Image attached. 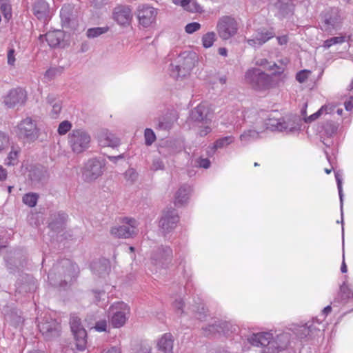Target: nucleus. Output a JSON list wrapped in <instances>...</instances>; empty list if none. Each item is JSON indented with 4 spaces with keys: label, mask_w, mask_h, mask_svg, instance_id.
Segmentation results:
<instances>
[{
    "label": "nucleus",
    "mask_w": 353,
    "mask_h": 353,
    "mask_svg": "<svg viewBox=\"0 0 353 353\" xmlns=\"http://www.w3.org/2000/svg\"><path fill=\"white\" fill-rule=\"evenodd\" d=\"M16 133L19 139L32 142L39 137V128L34 120L26 117L17 125Z\"/></svg>",
    "instance_id": "nucleus-4"
},
{
    "label": "nucleus",
    "mask_w": 353,
    "mask_h": 353,
    "mask_svg": "<svg viewBox=\"0 0 353 353\" xmlns=\"http://www.w3.org/2000/svg\"><path fill=\"white\" fill-rule=\"evenodd\" d=\"M345 37L344 36L332 37L324 41L323 47L328 48L333 45L342 43L345 42Z\"/></svg>",
    "instance_id": "nucleus-40"
},
{
    "label": "nucleus",
    "mask_w": 353,
    "mask_h": 353,
    "mask_svg": "<svg viewBox=\"0 0 353 353\" xmlns=\"http://www.w3.org/2000/svg\"><path fill=\"white\" fill-rule=\"evenodd\" d=\"M191 192V188L188 185L181 186L175 194L174 203L176 206L183 205L185 203L188 199L189 194Z\"/></svg>",
    "instance_id": "nucleus-25"
},
{
    "label": "nucleus",
    "mask_w": 353,
    "mask_h": 353,
    "mask_svg": "<svg viewBox=\"0 0 353 353\" xmlns=\"http://www.w3.org/2000/svg\"><path fill=\"white\" fill-rule=\"evenodd\" d=\"M60 17L63 26H72L75 21L73 7L70 4L64 5L60 11Z\"/></svg>",
    "instance_id": "nucleus-24"
},
{
    "label": "nucleus",
    "mask_w": 353,
    "mask_h": 353,
    "mask_svg": "<svg viewBox=\"0 0 353 353\" xmlns=\"http://www.w3.org/2000/svg\"><path fill=\"white\" fill-rule=\"evenodd\" d=\"M312 332L311 325H304L299 326L296 330V334L301 339L307 337Z\"/></svg>",
    "instance_id": "nucleus-39"
},
{
    "label": "nucleus",
    "mask_w": 353,
    "mask_h": 353,
    "mask_svg": "<svg viewBox=\"0 0 353 353\" xmlns=\"http://www.w3.org/2000/svg\"><path fill=\"white\" fill-rule=\"evenodd\" d=\"M39 196L36 193H28L23 196V202L29 207H34L37 205Z\"/></svg>",
    "instance_id": "nucleus-37"
},
{
    "label": "nucleus",
    "mask_w": 353,
    "mask_h": 353,
    "mask_svg": "<svg viewBox=\"0 0 353 353\" xmlns=\"http://www.w3.org/2000/svg\"><path fill=\"white\" fill-rule=\"evenodd\" d=\"M341 19L337 9H331L326 12L321 23V29L329 33H332L341 28Z\"/></svg>",
    "instance_id": "nucleus-11"
},
{
    "label": "nucleus",
    "mask_w": 353,
    "mask_h": 353,
    "mask_svg": "<svg viewBox=\"0 0 353 353\" xmlns=\"http://www.w3.org/2000/svg\"><path fill=\"white\" fill-rule=\"evenodd\" d=\"M108 30L109 28L108 26L92 28L88 29L86 36L90 39H94L106 33Z\"/></svg>",
    "instance_id": "nucleus-34"
},
{
    "label": "nucleus",
    "mask_w": 353,
    "mask_h": 353,
    "mask_svg": "<svg viewBox=\"0 0 353 353\" xmlns=\"http://www.w3.org/2000/svg\"><path fill=\"white\" fill-rule=\"evenodd\" d=\"M172 250L166 245H161L154 250L151 254V263L157 269H165L171 263Z\"/></svg>",
    "instance_id": "nucleus-8"
},
{
    "label": "nucleus",
    "mask_w": 353,
    "mask_h": 353,
    "mask_svg": "<svg viewBox=\"0 0 353 353\" xmlns=\"http://www.w3.org/2000/svg\"><path fill=\"white\" fill-rule=\"evenodd\" d=\"M61 72V69L57 68H51L45 72V77L48 80L54 79L58 74Z\"/></svg>",
    "instance_id": "nucleus-46"
},
{
    "label": "nucleus",
    "mask_w": 353,
    "mask_h": 353,
    "mask_svg": "<svg viewBox=\"0 0 353 353\" xmlns=\"http://www.w3.org/2000/svg\"><path fill=\"white\" fill-rule=\"evenodd\" d=\"M216 29L221 39L228 40L237 34L239 24L234 18L223 16L218 20Z\"/></svg>",
    "instance_id": "nucleus-6"
},
{
    "label": "nucleus",
    "mask_w": 353,
    "mask_h": 353,
    "mask_svg": "<svg viewBox=\"0 0 353 353\" xmlns=\"http://www.w3.org/2000/svg\"><path fill=\"white\" fill-rule=\"evenodd\" d=\"M263 131L255 130H248L243 132L240 136V140L243 144H248L252 141L256 140L260 137V133Z\"/></svg>",
    "instance_id": "nucleus-30"
},
{
    "label": "nucleus",
    "mask_w": 353,
    "mask_h": 353,
    "mask_svg": "<svg viewBox=\"0 0 353 353\" xmlns=\"http://www.w3.org/2000/svg\"><path fill=\"white\" fill-rule=\"evenodd\" d=\"M38 327L40 332L47 339H50L59 335L60 325L57 321L53 319L47 318L40 322Z\"/></svg>",
    "instance_id": "nucleus-15"
},
{
    "label": "nucleus",
    "mask_w": 353,
    "mask_h": 353,
    "mask_svg": "<svg viewBox=\"0 0 353 353\" xmlns=\"http://www.w3.org/2000/svg\"><path fill=\"white\" fill-rule=\"evenodd\" d=\"M113 19L119 25L130 24L132 19V9L128 6H118L114 9Z\"/></svg>",
    "instance_id": "nucleus-18"
},
{
    "label": "nucleus",
    "mask_w": 353,
    "mask_h": 353,
    "mask_svg": "<svg viewBox=\"0 0 353 353\" xmlns=\"http://www.w3.org/2000/svg\"><path fill=\"white\" fill-rule=\"evenodd\" d=\"M274 35L275 34L272 30L262 28L258 30L253 38L248 39L247 42L252 47L259 48L273 38Z\"/></svg>",
    "instance_id": "nucleus-19"
},
{
    "label": "nucleus",
    "mask_w": 353,
    "mask_h": 353,
    "mask_svg": "<svg viewBox=\"0 0 353 353\" xmlns=\"http://www.w3.org/2000/svg\"><path fill=\"white\" fill-rule=\"evenodd\" d=\"M230 325V324L229 323H227V322H225V323H223L221 325H216V324H212V325H209L208 327H203V332H204V334L205 335H209L210 334H212V333H214L216 332H221L220 331V328L222 329L221 332H223V334H228V332H229V326Z\"/></svg>",
    "instance_id": "nucleus-29"
},
{
    "label": "nucleus",
    "mask_w": 353,
    "mask_h": 353,
    "mask_svg": "<svg viewBox=\"0 0 353 353\" xmlns=\"http://www.w3.org/2000/svg\"><path fill=\"white\" fill-rule=\"evenodd\" d=\"M194 63L191 57H185L180 65H170V74L172 77L178 79L185 77L193 68Z\"/></svg>",
    "instance_id": "nucleus-16"
},
{
    "label": "nucleus",
    "mask_w": 353,
    "mask_h": 353,
    "mask_svg": "<svg viewBox=\"0 0 353 353\" xmlns=\"http://www.w3.org/2000/svg\"><path fill=\"white\" fill-rule=\"evenodd\" d=\"M179 216L175 210L163 212L159 221V227L163 233L166 234L172 230L179 221Z\"/></svg>",
    "instance_id": "nucleus-14"
},
{
    "label": "nucleus",
    "mask_w": 353,
    "mask_h": 353,
    "mask_svg": "<svg viewBox=\"0 0 353 353\" xmlns=\"http://www.w3.org/2000/svg\"><path fill=\"white\" fill-rule=\"evenodd\" d=\"M283 69L273 72L269 75L259 68H253L249 69L245 74V79L252 88L256 90H266L272 88L274 85L273 76L281 74Z\"/></svg>",
    "instance_id": "nucleus-2"
},
{
    "label": "nucleus",
    "mask_w": 353,
    "mask_h": 353,
    "mask_svg": "<svg viewBox=\"0 0 353 353\" xmlns=\"http://www.w3.org/2000/svg\"><path fill=\"white\" fill-rule=\"evenodd\" d=\"M91 141L90 134L83 129H74L68 136V143L72 151L80 154L86 150Z\"/></svg>",
    "instance_id": "nucleus-3"
},
{
    "label": "nucleus",
    "mask_w": 353,
    "mask_h": 353,
    "mask_svg": "<svg viewBox=\"0 0 353 353\" xmlns=\"http://www.w3.org/2000/svg\"><path fill=\"white\" fill-rule=\"evenodd\" d=\"M130 308L123 302H117L112 305L108 310L109 321L114 327H121L125 323Z\"/></svg>",
    "instance_id": "nucleus-5"
},
{
    "label": "nucleus",
    "mask_w": 353,
    "mask_h": 353,
    "mask_svg": "<svg viewBox=\"0 0 353 353\" xmlns=\"http://www.w3.org/2000/svg\"><path fill=\"white\" fill-rule=\"evenodd\" d=\"M186 10L194 12H201L203 11L202 8L195 1L190 2V6L186 8Z\"/></svg>",
    "instance_id": "nucleus-52"
},
{
    "label": "nucleus",
    "mask_w": 353,
    "mask_h": 353,
    "mask_svg": "<svg viewBox=\"0 0 353 353\" xmlns=\"http://www.w3.org/2000/svg\"><path fill=\"white\" fill-rule=\"evenodd\" d=\"M310 73V72L307 70H301L296 74V79L299 83H303L307 79Z\"/></svg>",
    "instance_id": "nucleus-51"
},
{
    "label": "nucleus",
    "mask_w": 353,
    "mask_h": 353,
    "mask_svg": "<svg viewBox=\"0 0 353 353\" xmlns=\"http://www.w3.org/2000/svg\"><path fill=\"white\" fill-rule=\"evenodd\" d=\"M191 0H173V3L176 5L181 6L186 10L190 6Z\"/></svg>",
    "instance_id": "nucleus-56"
},
{
    "label": "nucleus",
    "mask_w": 353,
    "mask_h": 353,
    "mask_svg": "<svg viewBox=\"0 0 353 353\" xmlns=\"http://www.w3.org/2000/svg\"><path fill=\"white\" fill-rule=\"evenodd\" d=\"M137 221L134 219L125 218L121 225L111 228L110 233L114 237L128 239L137 235Z\"/></svg>",
    "instance_id": "nucleus-9"
},
{
    "label": "nucleus",
    "mask_w": 353,
    "mask_h": 353,
    "mask_svg": "<svg viewBox=\"0 0 353 353\" xmlns=\"http://www.w3.org/2000/svg\"><path fill=\"white\" fill-rule=\"evenodd\" d=\"M267 128L271 130L293 132L297 130V126L294 121H286L284 119H270L267 123Z\"/></svg>",
    "instance_id": "nucleus-17"
},
{
    "label": "nucleus",
    "mask_w": 353,
    "mask_h": 353,
    "mask_svg": "<svg viewBox=\"0 0 353 353\" xmlns=\"http://www.w3.org/2000/svg\"><path fill=\"white\" fill-rule=\"evenodd\" d=\"M335 177L337 182V187L339 190V194L340 197V201H341V208H343V190H342V180L341 178V176L339 172L335 173Z\"/></svg>",
    "instance_id": "nucleus-49"
},
{
    "label": "nucleus",
    "mask_w": 353,
    "mask_h": 353,
    "mask_svg": "<svg viewBox=\"0 0 353 353\" xmlns=\"http://www.w3.org/2000/svg\"><path fill=\"white\" fill-rule=\"evenodd\" d=\"M107 322L105 320H101L96 323L94 328L99 332H104L106 330Z\"/></svg>",
    "instance_id": "nucleus-54"
},
{
    "label": "nucleus",
    "mask_w": 353,
    "mask_h": 353,
    "mask_svg": "<svg viewBox=\"0 0 353 353\" xmlns=\"http://www.w3.org/2000/svg\"><path fill=\"white\" fill-rule=\"evenodd\" d=\"M192 310L195 312L196 317L201 321L207 316V310L203 304L193 305Z\"/></svg>",
    "instance_id": "nucleus-38"
},
{
    "label": "nucleus",
    "mask_w": 353,
    "mask_h": 353,
    "mask_svg": "<svg viewBox=\"0 0 353 353\" xmlns=\"http://www.w3.org/2000/svg\"><path fill=\"white\" fill-rule=\"evenodd\" d=\"M173 306L175 307L176 310H178L179 312H180L181 314L183 313V301L181 299H176L173 303Z\"/></svg>",
    "instance_id": "nucleus-55"
},
{
    "label": "nucleus",
    "mask_w": 353,
    "mask_h": 353,
    "mask_svg": "<svg viewBox=\"0 0 353 353\" xmlns=\"http://www.w3.org/2000/svg\"><path fill=\"white\" fill-rule=\"evenodd\" d=\"M172 128V123L165 119H159L157 128L163 130H168Z\"/></svg>",
    "instance_id": "nucleus-50"
},
{
    "label": "nucleus",
    "mask_w": 353,
    "mask_h": 353,
    "mask_svg": "<svg viewBox=\"0 0 353 353\" xmlns=\"http://www.w3.org/2000/svg\"><path fill=\"white\" fill-rule=\"evenodd\" d=\"M124 176L126 181L133 183L137 179L138 174L134 169L130 168L125 171Z\"/></svg>",
    "instance_id": "nucleus-44"
},
{
    "label": "nucleus",
    "mask_w": 353,
    "mask_h": 353,
    "mask_svg": "<svg viewBox=\"0 0 353 353\" xmlns=\"http://www.w3.org/2000/svg\"><path fill=\"white\" fill-rule=\"evenodd\" d=\"M72 128V123L69 121H63L61 122L58 127V133L60 135H65Z\"/></svg>",
    "instance_id": "nucleus-41"
},
{
    "label": "nucleus",
    "mask_w": 353,
    "mask_h": 353,
    "mask_svg": "<svg viewBox=\"0 0 353 353\" xmlns=\"http://www.w3.org/2000/svg\"><path fill=\"white\" fill-rule=\"evenodd\" d=\"M199 167L208 168L210 165V161L208 159H201L199 161Z\"/></svg>",
    "instance_id": "nucleus-58"
},
{
    "label": "nucleus",
    "mask_w": 353,
    "mask_h": 353,
    "mask_svg": "<svg viewBox=\"0 0 353 353\" xmlns=\"http://www.w3.org/2000/svg\"><path fill=\"white\" fill-rule=\"evenodd\" d=\"M0 10L3 17L9 21L12 17V6L10 0H0Z\"/></svg>",
    "instance_id": "nucleus-32"
},
{
    "label": "nucleus",
    "mask_w": 353,
    "mask_h": 353,
    "mask_svg": "<svg viewBox=\"0 0 353 353\" xmlns=\"http://www.w3.org/2000/svg\"><path fill=\"white\" fill-rule=\"evenodd\" d=\"M18 154L19 151L12 150L8 156L6 164L8 165H16L18 162Z\"/></svg>",
    "instance_id": "nucleus-42"
},
{
    "label": "nucleus",
    "mask_w": 353,
    "mask_h": 353,
    "mask_svg": "<svg viewBox=\"0 0 353 353\" xmlns=\"http://www.w3.org/2000/svg\"><path fill=\"white\" fill-rule=\"evenodd\" d=\"M46 40L50 47H56L59 45L63 39V33L60 30L49 32L45 35Z\"/></svg>",
    "instance_id": "nucleus-28"
},
{
    "label": "nucleus",
    "mask_w": 353,
    "mask_h": 353,
    "mask_svg": "<svg viewBox=\"0 0 353 353\" xmlns=\"http://www.w3.org/2000/svg\"><path fill=\"white\" fill-rule=\"evenodd\" d=\"M68 219V215L63 212H59L51 214L50 227L52 230H58L60 228Z\"/></svg>",
    "instance_id": "nucleus-26"
},
{
    "label": "nucleus",
    "mask_w": 353,
    "mask_h": 353,
    "mask_svg": "<svg viewBox=\"0 0 353 353\" xmlns=\"http://www.w3.org/2000/svg\"><path fill=\"white\" fill-rule=\"evenodd\" d=\"M210 114V109L205 103H202L194 108L190 114V118L194 121H205Z\"/></svg>",
    "instance_id": "nucleus-22"
},
{
    "label": "nucleus",
    "mask_w": 353,
    "mask_h": 353,
    "mask_svg": "<svg viewBox=\"0 0 353 353\" xmlns=\"http://www.w3.org/2000/svg\"><path fill=\"white\" fill-rule=\"evenodd\" d=\"M152 168L154 170H163L164 169V164L163 161L159 159H154L152 162Z\"/></svg>",
    "instance_id": "nucleus-53"
},
{
    "label": "nucleus",
    "mask_w": 353,
    "mask_h": 353,
    "mask_svg": "<svg viewBox=\"0 0 353 353\" xmlns=\"http://www.w3.org/2000/svg\"><path fill=\"white\" fill-rule=\"evenodd\" d=\"M256 64L260 66H263L264 68H267L269 70H273L274 68H279L281 70L283 68H280L277 66V65L274 63L270 65L268 61L266 59H261L256 61Z\"/></svg>",
    "instance_id": "nucleus-45"
},
{
    "label": "nucleus",
    "mask_w": 353,
    "mask_h": 353,
    "mask_svg": "<svg viewBox=\"0 0 353 353\" xmlns=\"http://www.w3.org/2000/svg\"><path fill=\"white\" fill-rule=\"evenodd\" d=\"M26 100V92L21 88H18L10 90L5 98L4 102L8 108H14L17 105L23 104Z\"/></svg>",
    "instance_id": "nucleus-20"
},
{
    "label": "nucleus",
    "mask_w": 353,
    "mask_h": 353,
    "mask_svg": "<svg viewBox=\"0 0 353 353\" xmlns=\"http://www.w3.org/2000/svg\"><path fill=\"white\" fill-rule=\"evenodd\" d=\"M32 10L36 18L44 23L48 21L52 15V9L49 3L45 0H37L34 2Z\"/></svg>",
    "instance_id": "nucleus-12"
},
{
    "label": "nucleus",
    "mask_w": 353,
    "mask_h": 353,
    "mask_svg": "<svg viewBox=\"0 0 353 353\" xmlns=\"http://www.w3.org/2000/svg\"><path fill=\"white\" fill-rule=\"evenodd\" d=\"M76 265L69 259H63L53 265L48 275L52 285L63 286L75 276Z\"/></svg>",
    "instance_id": "nucleus-1"
},
{
    "label": "nucleus",
    "mask_w": 353,
    "mask_h": 353,
    "mask_svg": "<svg viewBox=\"0 0 353 353\" xmlns=\"http://www.w3.org/2000/svg\"><path fill=\"white\" fill-rule=\"evenodd\" d=\"M47 101L51 107L50 116L52 118H57L62 109L61 101L53 95H48Z\"/></svg>",
    "instance_id": "nucleus-27"
},
{
    "label": "nucleus",
    "mask_w": 353,
    "mask_h": 353,
    "mask_svg": "<svg viewBox=\"0 0 353 353\" xmlns=\"http://www.w3.org/2000/svg\"><path fill=\"white\" fill-rule=\"evenodd\" d=\"M173 336L171 333H165L158 340L157 347L163 353H173Z\"/></svg>",
    "instance_id": "nucleus-23"
},
{
    "label": "nucleus",
    "mask_w": 353,
    "mask_h": 353,
    "mask_svg": "<svg viewBox=\"0 0 353 353\" xmlns=\"http://www.w3.org/2000/svg\"><path fill=\"white\" fill-rule=\"evenodd\" d=\"M216 40V35L214 32H208L201 38L202 46L205 48L212 47Z\"/></svg>",
    "instance_id": "nucleus-33"
},
{
    "label": "nucleus",
    "mask_w": 353,
    "mask_h": 353,
    "mask_svg": "<svg viewBox=\"0 0 353 353\" xmlns=\"http://www.w3.org/2000/svg\"><path fill=\"white\" fill-rule=\"evenodd\" d=\"M105 166V161L103 158H92L85 164L83 178L85 181L91 182L102 175Z\"/></svg>",
    "instance_id": "nucleus-7"
},
{
    "label": "nucleus",
    "mask_w": 353,
    "mask_h": 353,
    "mask_svg": "<svg viewBox=\"0 0 353 353\" xmlns=\"http://www.w3.org/2000/svg\"><path fill=\"white\" fill-rule=\"evenodd\" d=\"M99 144L102 147L115 148L120 144L119 139L108 130H101L98 135Z\"/></svg>",
    "instance_id": "nucleus-21"
},
{
    "label": "nucleus",
    "mask_w": 353,
    "mask_h": 353,
    "mask_svg": "<svg viewBox=\"0 0 353 353\" xmlns=\"http://www.w3.org/2000/svg\"><path fill=\"white\" fill-rule=\"evenodd\" d=\"M278 42L280 45H285L288 43V39L286 35L281 36L277 37Z\"/></svg>",
    "instance_id": "nucleus-61"
},
{
    "label": "nucleus",
    "mask_w": 353,
    "mask_h": 353,
    "mask_svg": "<svg viewBox=\"0 0 353 353\" xmlns=\"http://www.w3.org/2000/svg\"><path fill=\"white\" fill-rule=\"evenodd\" d=\"M334 107L330 105H325L322 106L316 112L312 114L310 117H305L304 121L305 123H311L316 120L324 112L326 114L332 112Z\"/></svg>",
    "instance_id": "nucleus-31"
},
{
    "label": "nucleus",
    "mask_w": 353,
    "mask_h": 353,
    "mask_svg": "<svg viewBox=\"0 0 353 353\" xmlns=\"http://www.w3.org/2000/svg\"><path fill=\"white\" fill-rule=\"evenodd\" d=\"M345 108L346 110L351 111L353 109V102L351 101L345 102Z\"/></svg>",
    "instance_id": "nucleus-64"
},
{
    "label": "nucleus",
    "mask_w": 353,
    "mask_h": 353,
    "mask_svg": "<svg viewBox=\"0 0 353 353\" xmlns=\"http://www.w3.org/2000/svg\"><path fill=\"white\" fill-rule=\"evenodd\" d=\"M157 10L149 6H141L138 9L137 17L142 26H150L156 21Z\"/></svg>",
    "instance_id": "nucleus-13"
},
{
    "label": "nucleus",
    "mask_w": 353,
    "mask_h": 353,
    "mask_svg": "<svg viewBox=\"0 0 353 353\" xmlns=\"http://www.w3.org/2000/svg\"><path fill=\"white\" fill-rule=\"evenodd\" d=\"M145 144L151 145L156 140V136L152 130L146 128L144 133Z\"/></svg>",
    "instance_id": "nucleus-43"
},
{
    "label": "nucleus",
    "mask_w": 353,
    "mask_h": 353,
    "mask_svg": "<svg viewBox=\"0 0 353 353\" xmlns=\"http://www.w3.org/2000/svg\"><path fill=\"white\" fill-rule=\"evenodd\" d=\"M139 353H151V348L149 346L143 345L140 348Z\"/></svg>",
    "instance_id": "nucleus-63"
},
{
    "label": "nucleus",
    "mask_w": 353,
    "mask_h": 353,
    "mask_svg": "<svg viewBox=\"0 0 353 353\" xmlns=\"http://www.w3.org/2000/svg\"><path fill=\"white\" fill-rule=\"evenodd\" d=\"M93 294H94V296L96 303H98L101 299V297L105 296V292L103 291H102V292L94 291V292H93Z\"/></svg>",
    "instance_id": "nucleus-60"
},
{
    "label": "nucleus",
    "mask_w": 353,
    "mask_h": 353,
    "mask_svg": "<svg viewBox=\"0 0 353 353\" xmlns=\"http://www.w3.org/2000/svg\"><path fill=\"white\" fill-rule=\"evenodd\" d=\"M9 137L4 132L0 131V151L8 146Z\"/></svg>",
    "instance_id": "nucleus-48"
},
{
    "label": "nucleus",
    "mask_w": 353,
    "mask_h": 353,
    "mask_svg": "<svg viewBox=\"0 0 353 353\" xmlns=\"http://www.w3.org/2000/svg\"><path fill=\"white\" fill-rule=\"evenodd\" d=\"M93 269L97 271V273L100 276H103L107 274L110 270V266L108 261L95 263L93 265Z\"/></svg>",
    "instance_id": "nucleus-36"
},
{
    "label": "nucleus",
    "mask_w": 353,
    "mask_h": 353,
    "mask_svg": "<svg viewBox=\"0 0 353 353\" xmlns=\"http://www.w3.org/2000/svg\"><path fill=\"white\" fill-rule=\"evenodd\" d=\"M7 172L6 170L3 168L2 165H0V181H3L6 179Z\"/></svg>",
    "instance_id": "nucleus-62"
},
{
    "label": "nucleus",
    "mask_w": 353,
    "mask_h": 353,
    "mask_svg": "<svg viewBox=\"0 0 353 353\" xmlns=\"http://www.w3.org/2000/svg\"><path fill=\"white\" fill-rule=\"evenodd\" d=\"M14 62H15L14 50L10 49L8 52V63L9 65H13Z\"/></svg>",
    "instance_id": "nucleus-57"
},
{
    "label": "nucleus",
    "mask_w": 353,
    "mask_h": 353,
    "mask_svg": "<svg viewBox=\"0 0 353 353\" xmlns=\"http://www.w3.org/2000/svg\"><path fill=\"white\" fill-rule=\"evenodd\" d=\"M70 328L73 333L77 348L83 351L86 347V331L81 324V319L77 316L70 318Z\"/></svg>",
    "instance_id": "nucleus-10"
},
{
    "label": "nucleus",
    "mask_w": 353,
    "mask_h": 353,
    "mask_svg": "<svg viewBox=\"0 0 353 353\" xmlns=\"http://www.w3.org/2000/svg\"><path fill=\"white\" fill-rule=\"evenodd\" d=\"M201 28V24L197 22L190 23L185 27V30L188 34H192Z\"/></svg>",
    "instance_id": "nucleus-47"
},
{
    "label": "nucleus",
    "mask_w": 353,
    "mask_h": 353,
    "mask_svg": "<svg viewBox=\"0 0 353 353\" xmlns=\"http://www.w3.org/2000/svg\"><path fill=\"white\" fill-rule=\"evenodd\" d=\"M101 353H121V351L120 348L117 347H112L108 350H103Z\"/></svg>",
    "instance_id": "nucleus-59"
},
{
    "label": "nucleus",
    "mask_w": 353,
    "mask_h": 353,
    "mask_svg": "<svg viewBox=\"0 0 353 353\" xmlns=\"http://www.w3.org/2000/svg\"><path fill=\"white\" fill-rule=\"evenodd\" d=\"M234 140V137L232 136H227L221 139H217L213 145V149L216 150L223 148L232 143Z\"/></svg>",
    "instance_id": "nucleus-35"
}]
</instances>
